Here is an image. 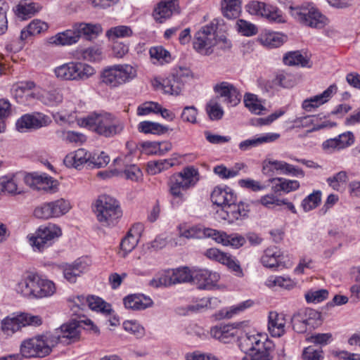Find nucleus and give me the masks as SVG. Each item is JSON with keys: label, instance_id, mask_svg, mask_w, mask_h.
<instances>
[{"label": "nucleus", "instance_id": "1", "mask_svg": "<svg viewBox=\"0 0 360 360\" xmlns=\"http://www.w3.org/2000/svg\"><path fill=\"white\" fill-rule=\"evenodd\" d=\"M212 202L221 207L217 213L221 219L233 223L238 220H243L248 217V206L242 202L237 203L236 194L229 187H216L211 193Z\"/></svg>", "mask_w": 360, "mask_h": 360}, {"label": "nucleus", "instance_id": "2", "mask_svg": "<svg viewBox=\"0 0 360 360\" xmlns=\"http://www.w3.org/2000/svg\"><path fill=\"white\" fill-rule=\"evenodd\" d=\"M80 124L105 138L120 134L124 128V122L120 118L107 112H92L82 119Z\"/></svg>", "mask_w": 360, "mask_h": 360}, {"label": "nucleus", "instance_id": "3", "mask_svg": "<svg viewBox=\"0 0 360 360\" xmlns=\"http://www.w3.org/2000/svg\"><path fill=\"white\" fill-rule=\"evenodd\" d=\"M95 213L100 224L107 227L115 226L122 216L119 202L107 195H101L96 200Z\"/></svg>", "mask_w": 360, "mask_h": 360}, {"label": "nucleus", "instance_id": "4", "mask_svg": "<svg viewBox=\"0 0 360 360\" xmlns=\"http://www.w3.org/2000/svg\"><path fill=\"white\" fill-rule=\"evenodd\" d=\"M290 15L303 25L322 29L328 22V18L323 15L312 3H304L300 6H290Z\"/></svg>", "mask_w": 360, "mask_h": 360}, {"label": "nucleus", "instance_id": "5", "mask_svg": "<svg viewBox=\"0 0 360 360\" xmlns=\"http://www.w3.org/2000/svg\"><path fill=\"white\" fill-rule=\"evenodd\" d=\"M54 73L61 80L79 82L95 75L96 70L87 63L72 61L56 67Z\"/></svg>", "mask_w": 360, "mask_h": 360}, {"label": "nucleus", "instance_id": "6", "mask_svg": "<svg viewBox=\"0 0 360 360\" xmlns=\"http://www.w3.org/2000/svg\"><path fill=\"white\" fill-rule=\"evenodd\" d=\"M198 172L193 167H186L173 174L168 182L169 192L174 198L184 200V192L193 187L198 181Z\"/></svg>", "mask_w": 360, "mask_h": 360}, {"label": "nucleus", "instance_id": "7", "mask_svg": "<svg viewBox=\"0 0 360 360\" xmlns=\"http://www.w3.org/2000/svg\"><path fill=\"white\" fill-rule=\"evenodd\" d=\"M55 346V338H50L49 334H46L23 341L20 346V352L26 358H41L49 355Z\"/></svg>", "mask_w": 360, "mask_h": 360}, {"label": "nucleus", "instance_id": "8", "mask_svg": "<svg viewBox=\"0 0 360 360\" xmlns=\"http://www.w3.org/2000/svg\"><path fill=\"white\" fill-rule=\"evenodd\" d=\"M217 29V23L212 21L198 30L194 36L193 49L199 53L205 56L210 55L213 52L212 48L216 45L215 35Z\"/></svg>", "mask_w": 360, "mask_h": 360}, {"label": "nucleus", "instance_id": "9", "mask_svg": "<svg viewBox=\"0 0 360 360\" xmlns=\"http://www.w3.org/2000/svg\"><path fill=\"white\" fill-rule=\"evenodd\" d=\"M136 70L128 64L115 65L105 69L102 73L103 82L111 86H117L135 78Z\"/></svg>", "mask_w": 360, "mask_h": 360}, {"label": "nucleus", "instance_id": "10", "mask_svg": "<svg viewBox=\"0 0 360 360\" xmlns=\"http://www.w3.org/2000/svg\"><path fill=\"white\" fill-rule=\"evenodd\" d=\"M61 229L53 224L41 226L36 231L35 236L30 237V244L34 251L42 252L51 245L54 238L61 235Z\"/></svg>", "mask_w": 360, "mask_h": 360}, {"label": "nucleus", "instance_id": "11", "mask_svg": "<svg viewBox=\"0 0 360 360\" xmlns=\"http://www.w3.org/2000/svg\"><path fill=\"white\" fill-rule=\"evenodd\" d=\"M71 208L69 201L60 198L46 202L35 208L34 215L39 219L59 217L65 214Z\"/></svg>", "mask_w": 360, "mask_h": 360}, {"label": "nucleus", "instance_id": "12", "mask_svg": "<svg viewBox=\"0 0 360 360\" xmlns=\"http://www.w3.org/2000/svg\"><path fill=\"white\" fill-rule=\"evenodd\" d=\"M247 11L251 14L265 18L269 21L283 22L284 18L276 7L264 2L252 1L246 6Z\"/></svg>", "mask_w": 360, "mask_h": 360}, {"label": "nucleus", "instance_id": "13", "mask_svg": "<svg viewBox=\"0 0 360 360\" xmlns=\"http://www.w3.org/2000/svg\"><path fill=\"white\" fill-rule=\"evenodd\" d=\"M49 335L50 338H55L56 345L59 342L66 345L75 342L80 337L79 322L72 320L62 325L60 328L56 330L54 333L49 334Z\"/></svg>", "mask_w": 360, "mask_h": 360}, {"label": "nucleus", "instance_id": "14", "mask_svg": "<svg viewBox=\"0 0 360 360\" xmlns=\"http://www.w3.org/2000/svg\"><path fill=\"white\" fill-rule=\"evenodd\" d=\"M50 122V118L44 114H26L17 121L16 129L20 132H25L27 130L37 129L46 127Z\"/></svg>", "mask_w": 360, "mask_h": 360}, {"label": "nucleus", "instance_id": "15", "mask_svg": "<svg viewBox=\"0 0 360 360\" xmlns=\"http://www.w3.org/2000/svg\"><path fill=\"white\" fill-rule=\"evenodd\" d=\"M220 278L219 274L206 269L192 268V282L198 285L199 289H210L217 285Z\"/></svg>", "mask_w": 360, "mask_h": 360}, {"label": "nucleus", "instance_id": "16", "mask_svg": "<svg viewBox=\"0 0 360 360\" xmlns=\"http://www.w3.org/2000/svg\"><path fill=\"white\" fill-rule=\"evenodd\" d=\"M25 182L34 190L54 193L57 190V181L46 174H30L25 176Z\"/></svg>", "mask_w": 360, "mask_h": 360}, {"label": "nucleus", "instance_id": "17", "mask_svg": "<svg viewBox=\"0 0 360 360\" xmlns=\"http://www.w3.org/2000/svg\"><path fill=\"white\" fill-rule=\"evenodd\" d=\"M90 264L89 259L81 257L71 264L65 265L63 267L64 278L70 283H75L77 278L88 270Z\"/></svg>", "mask_w": 360, "mask_h": 360}, {"label": "nucleus", "instance_id": "18", "mask_svg": "<svg viewBox=\"0 0 360 360\" xmlns=\"http://www.w3.org/2000/svg\"><path fill=\"white\" fill-rule=\"evenodd\" d=\"M268 340L266 337L259 334H245L239 338V347L245 355H249L255 350H259V347H264V344Z\"/></svg>", "mask_w": 360, "mask_h": 360}, {"label": "nucleus", "instance_id": "19", "mask_svg": "<svg viewBox=\"0 0 360 360\" xmlns=\"http://www.w3.org/2000/svg\"><path fill=\"white\" fill-rule=\"evenodd\" d=\"M354 142V136L352 132L347 131L340 134L338 136L329 139L322 144L324 150L332 153L340 150L352 146Z\"/></svg>", "mask_w": 360, "mask_h": 360}, {"label": "nucleus", "instance_id": "20", "mask_svg": "<svg viewBox=\"0 0 360 360\" xmlns=\"http://www.w3.org/2000/svg\"><path fill=\"white\" fill-rule=\"evenodd\" d=\"M214 91L225 98V101L231 106L238 105L241 99V95L237 89L231 84L222 82L217 84L214 87Z\"/></svg>", "mask_w": 360, "mask_h": 360}, {"label": "nucleus", "instance_id": "21", "mask_svg": "<svg viewBox=\"0 0 360 360\" xmlns=\"http://www.w3.org/2000/svg\"><path fill=\"white\" fill-rule=\"evenodd\" d=\"M209 231L213 233L212 238L213 240L225 246L239 248L246 242L245 238L238 233L227 234L224 231H219L215 229Z\"/></svg>", "mask_w": 360, "mask_h": 360}, {"label": "nucleus", "instance_id": "22", "mask_svg": "<svg viewBox=\"0 0 360 360\" xmlns=\"http://www.w3.org/2000/svg\"><path fill=\"white\" fill-rule=\"evenodd\" d=\"M285 319L282 314L271 311L269 314L268 330L274 338H280L285 333Z\"/></svg>", "mask_w": 360, "mask_h": 360}, {"label": "nucleus", "instance_id": "23", "mask_svg": "<svg viewBox=\"0 0 360 360\" xmlns=\"http://www.w3.org/2000/svg\"><path fill=\"white\" fill-rule=\"evenodd\" d=\"M238 328L233 325H219L210 330V335L224 343H229L238 336Z\"/></svg>", "mask_w": 360, "mask_h": 360}, {"label": "nucleus", "instance_id": "24", "mask_svg": "<svg viewBox=\"0 0 360 360\" xmlns=\"http://www.w3.org/2000/svg\"><path fill=\"white\" fill-rule=\"evenodd\" d=\"M90 153L84 148L68 153L64 158L63 162L68 167H72L80 169L84 165L88 167V160H89Z\"/></svg>", "mask_w": 360, "mask_h": 360}, {"label": "nucleus", "instance_id": "25", "mask_svg": "<svg viewBox=\"0 0 360 360\" xmlns=\"http://www.w3.org/2000/svg\"><path fill=\"white\" fill-rule=\"evenodd\" d=\"M337 91V86L335 84L330 85L322 94L305 99L302 103V108L307 111H311L312 108H316L326 103L333 94Z\"/></svg>", "mask_w": 360, "mask_h": 360}, {"label": "nucleus", "instance_id": "26", "mask_svg": "<svg viewBox=\"0 0 360 360\" xmlns=\"http://www.w3.org/2000/svg\"><path fill=\"white\" fill-rule=\"evenodd\" d=\"M176 1L177 0H162L154 10L155 20L162 23L169 18L176 9Z\"/></svg>", "mask_w": 360, "mask_h": 360}, {"label": "nucleus", "instance_id": "27", "mask_svg": "<svg viewBox=\"0 0 360 360\" xmlns=\"http://www.w3.org/2000/svg\"><path fill=\"white\" fill-rule=\"evenodd\" d=\"M279 137L280 134L278 133H267L258 137H253L252 139L243 141L239 143L238 147L240 150L247 151L263 143L274 142Z\"/></svg>", "mask_w": 360, "mask_h": 360}, {"label": "nucleus", "instance_id": "28", "mask_svg": "<svg viewBox=\"0 0 360 360\" xmlns=\"http://www.w3.org/2000/svg\"><path fill=\"white\" fill-rule=\"evenodd\" d=\"M56 292L55 283L49 279L42 278L37 274L35 298L41 299L53 295Z\"/></svg>", "mask_w": 360, "mask_h": 360}, {"label": "nucleus", "instance_id": "29", "mask_svg": "<svg viewBox=\"0 0 360 360\" xmlns=\"http://www.w3.org/2000/svg\"><path fill=\"white\" fill-rule=\"evenodd\" d=\"M126 308L132 310H143L153 304V301L148 297L141 294L129 295L124 298Z\"/></svg>", "mask_w": 360, "mask_h": 360}, {"label": "nucleus", "instance_id": "30", "mask_svg": "<svg viewBox=\"0 0 360 360\" xmlns=\"http://www.w3.org/2000/svg\"><path fill=\"white\" fill-rule=\"evenodd\" d=\"M159 84L165 93L174 96L179 95L184 86L181 75L178 73L169 75L162 81V83Z\"/></svg>", "mask_w": 360, "mask_h": 360}, {"label": "nucleus", "instance_id": "31", "mask_svg": "<svg viewBox=\"0 0 360 360\" xmlns=\"http://www.w3.org/2000/svg\"><path fill=\"white\" fill-rule=\"evenodd\" d=\"M169 285L192 281V269L180 267L166 271Z\"/></svg>", "mask_w": 360, "mask_h": 360}, {"label": "nucleus", "instance_id": "32", "mask_svg": "<svg viewBox=\"0 0 360 360\" xmlns=\"http://www.w3.org/2000/svg\"><path fill=\"white\" fill-rule=\"evenodd\" d=\"M179 236L186 238H202L204 237L212 238L213 233L209 231H214L210 228H202L200 225L193 226L186 228L183 226H179Z\"/></svg>", "mask_w": 360, "mask_h": 360}, {"label": "nucleus", "instance_id": "33", "mask_svg": "<svg viewBox=\"0 0 360 360\" xmlns=\"http://www.w3.org/2000/svg\"><path fill=\"white\" fill-rule=\"evenodd\" d=\"M283 256L281 250L276 246L266 248L261 257L262 264L268 268H274L282 265L281 260Z\"/></svg>", "mask_w": 360, "mask_h": 360}, {"label": "nucleus", "instance_id": "34", "mask_svg": "<svg viewBox=\"0 0 360 360\" xmlns=\"http://www.w3.org/2000/svg\"><path fill=\"white\" fill-rule=\"evenodd\" d=\"M20 314H11L4 318L1 322V330L6 335H12L23 327Z\"/></svg>", "mask_w": 360, "mask_h": 360}, {"label": "nucleus", "instance_id": "35", "mask_svg": "<svg viewBox=\"0 0 360 360\" xmlns=\"http://www.w3.org/2000/svg\"><path fill=\"white\" fill-rule=\"evenodd\" d=\"M79 39L75 26L72 29L59 32L50 39V43L56 45L68 46L75 44Z\"/></svg>", "mask_w": 360, "mask_h": 360}, {"label": "nucleus", "instance_id": "36", "mask_svg": "<svg viewBox=\"0 0 360 360\" xmlns=\"http://www.w3.org/2000/svg\"><path fill=\"white\" fill-rule=\"evenodd\" d=\"M36 279L37 274L30 273L18 283L16 290L25 297L35 298Z\"/></svg>", "mask_w": 360, "mask_h": 360}, {"label": "nucleus", "instance_id": "37", "mask_svg": "<svg viewBox=\"0 0 360 360\" xmlns=\"http://www.w3.org/2000/svg\"><path fill=\"white\" fill-rule=\"evenodd\" d=\"M264 346L259 347V350H255L249 355H245L243 360H273L272 353L274 349L273 342L268 340Z\"/></svg>", "mask_w": 360, "mask_h": 360}, {"label": "nucleus", "instance_id": "38", "mask_svg": "<svg viewBox=\"0 0 360 360\" xmlns=\"http://www.w3.org/2000/svg\"><path fill=\"white\" fill-rule=\"evenodd\" d=\"M41 9V6L34 2H20L15 7V13L23 20L31 18Z\"/></svg>", "mask_w": 360, "mask_h": 360}, {"label": "nucleus", "instance_id": "39", "mask_svg": "<svg viewBox=\"0 0 360 360\" xmlns=\"http://www.w3.org/2000/svg\"><path fill=\"white\" fill-rule=\"evenodd\" d=\"M283 63L287 65H301L310 68L311 63L307 56H304L300 51L287 53L283 57Z\"/></svg>", "mask_w": 360, "mask_h": 360}, {"label": "nucleus", "instance_id": "40", "mask_svg": "<svg viewBox=\"0 0 360 360\" xmlns=\"http://www.w3.org/2000/svg\"><path fill=\"white\" fill-rule=\"evenodd\" d=\"M39 99L46 105L56 106L63 102V96L60 90L51 89L43 91L39 96Z\"/></svg>", "mask_w": 360, "mask_h": 360}, {"label": "nucleus", "instance_id": "41", "mask_svg": "<svg viewBox=\"0 0 360 360\" xmlns=\"http://www.w3.org/2000/svg\"><path fill=\"white\" fill-rule=\"evenodd\" d=\"M245 167L243 162H237L231 168H227L223 165H217L214 167V172L221 179L233 178L238 175L239 172Z\"/></svg>", "mask_w": 360, "mask_h": 360}, {"label": "nucleus", "instance_id": "42", "mask_svg": "<svg viewBox=\"0 0 360 360\" xmlns=\"http://www.w3.org/2000/svg\"><path fill=\"white\" fill-rule=\"evenodd\" d=\"M148 154L162 155L172 148V143L168 141L146 142L143 144Z\"/></svg>", "mask_w": 360, "mask_h": 360}, {"label": "nucleus", "instance_id": "43", "mask_svg": "<svg viewBox=\"0 0 360 360\" xmlns=\"http://www.w3.org/2000/svg\"><path fill=\"white\" fill-rule=\"evenodd\" d=\"M240 0H222L221 11L228 19L236 18L240 11Z\"/></svg>", "mask_w": 360, "mask_h": 360}, {"label": "nucleus", "instance_id": "44", "mask_svg": "<svg viewBox=\"0 0 360 360\" xmlns=\"http://www.w3.org/2000/svg\"><path fill=\"white\" fill-rule=\"evenodd\" d=\"M48 29V25L39 20H33L20 33V39L25 40L29 36L37 35Z\"/></svg>", "mask_w": 360, "mask_h": 360}, {"label": "nucleus", "instance_id": "45", "mask_svg": "<svg viewBox=\"0 0 360 360\" xmlns=\"http://www.w3.org/2000/svg\"><path fill=\"white\" fill-rule=\"evenodd\" d=\"M86 302L91 309L100 311L105 315L110 314L112 311L110 304L96 296L91 295L88 297Z\"/></svg>", "mask_w": 360, "mask_h": 360}, {"label": "nucleus", "instance_id": "46", "mask_svg": "<svg viewBox=\"0 0 360 360\" xmlns=\"http://www.w3.org/2000/svg\"><path fill=\"white\" fill-rule=\"evenodd\" d=\"M149 53L154 64L162 65L171 60L170 53L161 46L151 47Z\"/></svg>", "mask_w": 360, "mask_h": 360}, {"label": "nucleus", "instance_id": "47", "mask_svg": "<svg viewBox=\"0 0 360 360\" xmlns=\"http://www.w3.org/2000/svg\"><path fill=\"white\" fill-rule=\"evenodd\" d=\"M138 130L144 134H163L168 131V127L157 122L143 121L139 124Z\"/></svg>", "mask_w": 360, "mask_h": 360}, {"label": "nucleus", "instance_id": "48", "mask_svg": "<svg viewBox=\"0 0 360 360\" xmlns=\"http://www.w3.org/2000/svg\"><path fill=\"white\" fill-rule=\"evenodd\" d=\"M2 193L11 194L22 193V190L18 188V184L15 177L2 176L0 178V194Z\"/></svg>", "mask_w": 360, "mask_h": 360}, {"label": "nucleus", "instance_id": "49", "mask_svg": "<svg viewBox=\"0 0 360 360\" xmlns=\"http://www.w3.org/2000/svg\"><path fill=\"white\" fill-rule=\"evenodd\" d=\"M274 183L275 191H283L285 193L296 191L300 187V183L296 180H287L282 178L272 179L270 180Z\"/></svg>", "mask_w": 360, "mask_h": 360}, {"label": "nucleus", "instance_id": "50", "mask_svg": "<svg viewBox=\"0 0 360 360\" xmlns=\"http://www.w3.org/2000/svg\"><path fill=\"white\" fill-rule=\"evenodd\" d=\"M176 160L165 159L157 161H150L148 163V171L151 174H156L163 170H166L175 165Z\"/></svg>", "mask_w": 360, "mask_h": 360}, {"label": "nucleus", "instance_id": "51", "mask_svg": "<svg viewBox=\"0 0 360 360\" xmlns=\"http://www.w3.org/2000/svg\"><path fill=\"white\" fill-rule=\"evenodd\" d=\"M302 311L309 330L314 329L321 325L322 319L320 312L310 308L302 309Z\"/></svg>", "mask_w": 360, "mask_h": 360}, {"label": "nucleus", "instance_id": "52", "mask_svg": "<svg viewBox=\"0 0 360 360\" xmlns=\"http://www.w3.org/2000/svg\"><path fill=\"white\" fill-rule=\"evenodd\" d=\"M244 103L249 110L256 115H259L266 108L257 96L252 94H246L244 97Z\"/></svg>", "mask_w": 360, "mask_h": 360}, {"label": "nucleus", "instance_id": "53", "mask_svg": "<svg viewBox=\"0 0 360 360\" xmlns=\"http://www.w3.org/2000/svg\"><path fill=\"white\" fill-rule=\"evenodd\" d=\"M75 30L79 34V38L84 35L98 34L102 32V27L99 24L91 23H75L74 25Z\"/></svg>", "mask_w": 360, "mask_h": 360}, {"label": "nucleus", "instance_id": "54", "mask_svg": "<svg viewBox=\"0 0 360 360\" xmlns=\"http://www.w3.org/2000/svg\"><path fill=\"white\" fill-rule=\"evenodd\" d=\"M89 160H88V168H101L105 167L110 162V157L104 152L99 154L90 153Z\"/></svg>", "mask_w": 360, "mask_h": 360}, {"label": "nucleus", "instance_id": "55", "mask_svg": "<svg viewBox=\"0 0 360 360\" xmlns=\"http://www.w3.org/2000/svg\"><path fill=\"white\" fill-rule=\"evenodd\" d=\"M321 200V192L315 191L302 200L301 205L304 212H309L318 207Z\"/></svg>", "mask_w": 360, "mask_h": 360}, {"label": "nucleus", "instance_id": "56", "mask_svg": "<svg viewBox=\"0 0 360 360\" xmlns=\"http://www.w3.org/2000/svg\"><path fill=\"white\" fill-rule=\"evenodd\" d=\"M133 32L131 29L125 25L111 27L106 32V36L112 41H114L117 38L129 37L131 36Z\"/></svg>", "mask_w": 360, "mask_h": 360}, {"label": "nucleus", "instance_id": "57", "mask_svg": "<svg viewBox=\"0 0 360 360\" xmlns=\"http://www.w3.org/2000/svg\"><path fill=\"white\" fill-rule=\"evenodd\" d=\"M347 181L348 176L345 171H340L326 179L328 184L335 191H340L346 184Z\"/></svg>", "mask_w": 360, "mask_h": 360}, {"label": "nucleus", "instance_id": "58", "mask_svg": "<svg viewBox=\"0 0 360 360\" xmlns=\"http://www.w3.org/2000/svg\"><path fill=\"white\" fill-rule=\"evenodd\" d=\"M291 323L292 329L298 333H305L309 330L307 322H305V318L302 309L299 310L292 315L291 318Z\"/></svg>", "mask_w": 360, "mask_h": 360}, {"label": "nucleus", "instance_id": "59", "mask_svg": "<svg viewBox=\"0 0 360 360\" xmlns=\"http://www.w3.org/2000/svg\"><path fill=\"white\" fill-rule=\"evenodd\" d=\"M284 161L279 160H264L263 162L262 172L268 176H273L275 173L282 174Z\"/></svg>", "mask_w": 360, "mask_h": 360}, {"label": "nucleus", "instance_id": "60", "mask_svg": "<svg viewBox=\"0 0 360 360\" xmlns=\"http://www.w3.org/2000/svg\"><path fill=\"white\" fill-rule=\"evenodd\" d=\"M285 37L280 33L271 32L262 37V43L270 48L278 47L283 44Z\"/></svg>", "mask_w": 360, "mask_h": 360}, {"label": "nucleus", "instance_id": "61", "mask_svg": "<svg viewBox=\"0 0 360 360\" xmlns=\"http://www.w3.org/2000/svg\"><path fill=\"white\" fill-rule=\"evenodd\" d=\"M266 285L269 287L279 286L285 289H290L294 286L295 283L288 277L271 276L268 278Z\"/></svg>", "mask_w": 360, "mask_h": 360}, {"label": "nucleus", "instance_id": "62", "mask_svg": "<svg viewBox=\"0 0 360 360\" xmlns=\"http://www.w3.org/2000/svg\"><path fill=\"white\" fill-rule=\"evenodd\" d=\"M237 30L245 36H252L257 32V27L245 20L240 19L236 23Z\"/></svg>", "mask_w": 360, "mask_h": 360}, {"label": "nucleus", "instance_id": "63", "mask_svg": "<svg viewBox=\"0 0 360 360\" xmlns=\"http://www.w3.org/2000/svg\"><path fill=\"white\" fill-rule=\"evenodd\" d=\"M124 330L131 334L135 335L137 338H141L145 335V329L136 321H126L123 323Z\"/></svg>", "mask_w": 360, "mask_h": 360}, {"label": "nucleus", "instance_id": "64", "mask_svg": "<svg viewBox=\"0 0 360 360\" xmlns=\"http://www.w3.org/2000/svg\"><path fill=\"white\" fill-rule=\"evenodd\" d=\"M206 110L210 118L212 120H220L224 115V110L219 104L214 101H210L207 104Z\"/></svg>", "mask_w": 360, "mask_h": 360}]
</instances>
